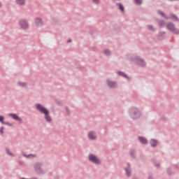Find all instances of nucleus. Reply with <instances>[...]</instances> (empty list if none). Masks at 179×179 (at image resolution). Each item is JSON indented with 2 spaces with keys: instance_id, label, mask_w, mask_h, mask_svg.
I'll return each mask as SVG.
<instances>
[{
  "instance_id": "f257e3e1",
  "label": "nucleus",
  "mask_w": 179,
  "mask_h": 179,
  "mask_svg": "<svg viewBox=\"0 0 179 179\" xmlns=\"http://www.w3.org/2000/svg\"><path fill=\"white\" fill-rule=\"evenodd\" d=\"M36 107L37 110H38V111L42 113V114L45 115L46 121L48 122H51V117H50V115H48V114H49L48 110H47L43 106H41V105H40V104H36Z\"/></svg>"
},
{
  "instance_id": "f03ea898",
  "label": "nucleus",
  "mask_w": 179,
  "mask_h": 179,
  "mask_svg": "<svg viewBox=\"0 0 179 179\" xmlns=\"http://www.w3.org/2000/svg\"><path fill=\"white\" fill-rule=\"evenodd\" d=\"M89 159L90 162H92L93 163H95V164H100V159H98L96 156L93 155H90Z\"/></svg>"
},
{
  "instance_id": "7ed1b4c3",
  "label": "nucleus",
  "mask_w": 179,
  "mask_h": 179,
  "mask_svg": "<svg viewBox=\"0 0 179 179\" xmlns=\"http://www.w3.org/2000/svg\"><path fill=\"white\" fill-rule=\"evenodd\" d=\"M167 29L168 30H171V31H173L176 34H178L179 33V31L178 29H176L174 25L171 23L167 24Z\"/></svg>"
},
{
  "instance_id": "20e7f679",
  "label": "nucleus",
  "mask_w": 179,
  "mask_h": 179,
  "mask_svg": "<svg viewBox=\"0 0 179 179\" xmlns=\"http://www.w3.org/2000/svg\"><path fill=\"white\" fill-rule=\"evenodd\" d=\"M20 25L21 26L22 29H27L29 27V24L24 20H22L20 21Z\"/></svg>"
},
{
  "instance_id": "39448f33",
  "label": "nucleus",
  "mask_w": 179,
  "mask_h": 179,
  "mask_svg": "<svg viewBox=\"0 0 179 179\" xmlns=\"http://www.w3.org/2000/svg\"><path fill=\"white\" fill-rule=\"evenodd\" d=\"M10 117H12L13 120H15L16 121H19L20 122H22V119L19 117L15 113H10L8 115Z\"/></svg>"
},
{
  "instance_id": "423d86ee",
  "label": "nucleus",
  "mask_w": 179,
  "mask_h": 179,
  "mask_svg": "<svg viewBox=\"0 0 179 179\" xmlns=\"http://www.w3.org/2000/svg\"><path fill=\"white\" fill-rule=\"evenodd\" d=\"M136 63L140 65L141 66H145V62H143V60L140 59H136Z\"/></svg>"
},
{
  "instance_id": "0eeeda50",
  "label": "nucleus",
  "mask_w": 179,
  "mask_h": 179,
  "mask_svg": "<svg viewBox=\"0 0 179 179\" xmlns=\"http://www.w3.org/2000/svg\"><path fill=\"white\" fill-rule=\"evenodd\" d=\"M90 139H96V134L94 132H90L88 134Z\"/></svg>"
},
{
  "instance_id": "6e6552de",
  "label": "nucleus",
  "mask_w": 179,
  "mask_h": 179,
  "mask_svg": "<svg viewBox=\"0 0 179 179\" xmlns=\"http://www.w3.org/2000/svg\"><path fill=\"white\" fill-rule=\"evenodd\" d=\"M138 141H140V142L144 145L148 143V141L143 137H138Z\"/></svg>"
},
{
  "instance_id": "1a4fd4ad",
  "label": "nucleus",
  "mask_w": 179,
  "mask_h": 179,
  "mask_svg": "<svg viewBox=\"0 0 179 179\" xmlns=\"http://www.w3.org/2000/svg\"><path fill=\"white\" fill-rule=\"evenodd\" d=\"M108 85L110 87H115L117 86V84L113 81H108Z\"/></svg>"
},
{
  "instance_id": "9d476101",
  "label": "nucleus",
  "mask_w": 179,
  "mask_h": 179,
  "mask_svg": "<svg viewBox=\"0 0 179 179\" xmlns=\"http://www.w3.org/2000/svg\"><path fill=\"white\" fill-rule=\"evenodd\" d=\"M36 23L38 27H40L43 24V22H41V19H40V18H37L36 20Z\"/></svg>"
},
{
  "instance_id": "9b49d317",
  "label": "nucleus",
  "mask_w": 179,
  "mask_h": 179,
  "mask_svg": "<svg viewBox=\"0 0 179 179\" xmlns=\"http://www.w3.org/2000/svg\"><path fill=\"white\" fill-rule=\"evenodd\" d=\"M18 5H24L26 3V0H16Z\"/></svg>"
},
{
  "instance_id": "f8f14e48",
  "label": "nucleus",
  "mask_w": 179,
  "mask_h": 179,
  "mask_svg": "<svg viewBox=\"0 0 179 179\" xmlns=\"http://www.w3.org/2000/svg\"><path fill=\"white\" fill-rule=\"evenodd\" d=\"M150 145H151V146L155 147L157 145V141L155 139H152Z\"/></svg>"
},
{
  "instance_id": "ddd939ff",
  "label": "nucleus",
  "mask_w": 179,
  "mask_h": 179,
  "mask_svg": "<svg viewBox=\"0 0 179 179\" xmlns=\"http://www.w3.org/2000/svg\"><path fill=\"white\" fill-rule=\"evenodd\" d=\"M117 6H119V9H120V10H122V12H124V6H122L121 3H118Z\"/></svg>"
},
{
  "instance_id": "4468645a",
  "label": "nucleus",
  "mask_w": 179,
  "mask_h": 179,
  "mask_svg": "<svg viewBox=\"0 0 179 179\" xmlns=\"http://www.w3.org/2000/svg\"><path fill=\"white\" fill-rule=\"evenodd\" d=\"M137 5H141L142 3V0H135Z\"/></svg>"
},
{
  "instance_id": "2eb2a0df",
  "label": "nucleus",
  "mask_w": 179,
  "mask_h": 179,
  "mask_svg": "<svg viewBox=\"0 0 179 179\" xmlns=\"http://www.w3.org/2000/svg\"><path fill=\"white\" fill-rule=\"evenodd\" d=\"M126 174L128 176V177H129V176H131V171H129L128 169H126Z\"/></svg>"
},
{
  "instance_id": "dca6fc26",
  "label": "nucleus",
  "mask_w": 179,
  "mask_h": 179,
  "mask_svg": "<svg viewBox=\"0 0 179 179\" xmlns=\"http://www.w3.org/2000/svg\"><path fill=\"white\" fill-rule=\"evenodd\" d=\"M136 114V116H133V118H134V119L138 118V117H139V115H141V113H139L138 112H137Z\"/></svg>"
},
{
  "instance_id": "f3484780",
  "label": "nucleus",
  "mask_w": 179,
  "mask_h": 179,
  "mask_svg": "<svg viewBox=\"0 0 179 179\" xmlns=\"http://www.w3.org/2000/svg\"><path fill=\"white\" fill-rule=\"evenodd\" d=\"M104 53L106 54V55H110V50H106L104 51Z\"/></svg>"
},
{
  "instance_id": "a211bd4d",
  "label": "nucleus",
  "mask_w": 179,
  "mask_h": 179,
  "mask_svg": "<svg viewBox=\"0 0 179 179\" xmlns=\"http://www.w3.org/2000/svg\"><path fill=\"white\" fill-rule=\"evenodd\" d=\"M20 86H22V87H24V86H26V83H19Z\"/></svg>"
},
{
  "instance_id": "6ab92c4d",
  "label": "nucleus",
  "mask_w": 179,
  "mask_h": 179,
  "mask_svg": "<svg viewBox=\"0 0 179 179\" xmlns=\"http://www.w3.org/2000/svg\"><path fill=\"white\" fill-rule=\"evenodd\" d=\"M0 122L3 124V116H0Z\"/></svg>"
},
{
  "instance_id": "aec40b11",
  "label": "nucleus",
  "mask_w": 179,
  "mask_h": 179,
  "mask_svg": "<svg viewBox=\"0 0 179 179\" xmlns=\"http://www.w3.org/2000/svg\"><path fill=\"white\" fill-rule=\"evenodd\" d=\"M0 132L1 134H3V127H1Z\"/></svg>"
},
{
  "instance_id": "412c9836",
  "label": "nucleus",
  "mask_w": 179,
  "mask_h": 179,
  "mask_svg": "<svg viewBox=\"0 0 179 179\" xmlns=\"http://www.w3.org/2000/svg\"><path fill=\"white\" fill-rule=\"evenodd\" d=\"M94 3H99V0H92Z\"/></svg>"
},
{
  "instance_id": "4be33fe9",
  "label": "nucleus",
  "mask_w": 179,
  "mask_h": 179,
  "mask_svg": "<svg viewBox=\"0 0 179 179\" xmlns=\"http://www.w3.org/2000/svg\"><path fill=\"white\" fill-rule=\"evenodd\" d=\"M28 157H36V155H28Z\"/></svg>"
},
{
  "instance_id": "5701e85b",
  "label": "nucleus",
  "mask_w": 179,
  "mask_h": 179,
  "mask_svg": "<svg viewBox=\"0 0 179 179\" xmlns=\"http://www.w3.org/2000/svg\"><path fill=\"white\" fill-rule=\"evenodd\" d=\"M159 15H162V16H164V14L162 11H159Z\"/></svg>"
},
{
  "instance_id": "b1692460",
  "label": "nucleus",
  "mask_w": 179,
  "mask_h": 179,
  "mask_svg": "<svg viewBox=\"0 0 179 179\" xmlns=\"http://www.w3.org/2000/svg\"><path fill=\"white\" fill-rule=\"evenodd\" d=\"M148 29H149L150 30H152V29H153V27H152V26H148Z\"/></svg>"
},
{
  "instance_id": "393cba45",
  "label": "nucleus",
  "mask_w": 179,
  "mask_h": 179,
  "mask_svg": "<svg viewBox=\"0 0 179 179\" xmlns=\"http://www.w3.org/2000/svg\"><path fill=\"white\" fill-rule=\"evenodd\" d=\"M117 74H119V75H124V73H122L120 72V71H118V72H117Z\"/></svg>"
},
{
  "instance_id": "a878e982",
  "label": "nucleus",
  "mask_w": 179,
  "mask_h": 179,
  "mask_svg": "<svg viewBox=\"0 0 179 179\" xmlns=\"http://www.w3.org/2000/svg\"><path fill=\"white\" fill-rule=\"evenodd\" d=\"M6 152L8 153V155H12L10 153H9V150H6Z\"/></svg>"
},
{
  "instance_id": "bb28decb",
  "label": "nucleus",
  "mask_w": 179,
  "mask_h": 179,
  "mask_svg": "<svg viewBox=\"0 0 179 179\" xmlns=\"http://www.w3.org/2000/svg\"><path fill=\"white\" fill-rule=\"evenodd\" d=\"M71 41H71V40H69V41H68V43H71Z\"/></svg>"
},
{
  "instance_id": "cd10ccee",
  "label": "nucleus",
  "mask_w": 179,
  "mask_h": 179,
  "mask_svg": "<svg viewBox=\"0 0 179 179\" xmlns=\"http://www.w3.org/2000/svg\"><path fill=\"white\" fill-rule=\"evenodd\" d=\"M175 19H177V18L175 17Z\"/></svg>"
},
{
  "instance_id": "c85d7f7f",
  "label": "nucleus",
  "mask_w": 179,
  "mask_h": 179,
  "mask_svg": "<svg viewBox=\"0 0 179 179\" xmlns=\"http://www.w3.org/2000/svg\"><path fill=\"white\" fill-rule=\"evenodd\" d=\"M0 6H1V3H0Z\"/></svg>"
}]
</instances>
